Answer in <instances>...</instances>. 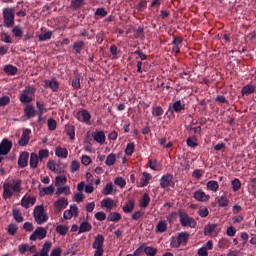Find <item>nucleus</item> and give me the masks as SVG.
Returning <instances> with one entry per match:
<instances>
[{"label":"nucleus","instance_id":"obj_1","mask_svg":"<svg viewBox=\"0 0 256 256\" xmlns=\"http://www.w3.org/2000/svg\"><path fill=\"white\" fill-rule=\"evenodd\" d=\"M15 193H21V181L12 184L11 182H4L3 184V199H11Z\"/></svg>","mask_w":256,"mask_h":256},{"label":"nucleus","instance_id":"obj_2","mask_svg":"<svg viewBox=\"0 0 256 256\" xmlns=\"http://www.w3.org/2000/svg\"><path fill=\"white\" fill-rule=\"evenodd\" d=\"M178 217L182 227H190V229H195V227H197V221H195V218L189 216L187 212L180 210L178 212Z\"/></svg>","mask_w":256,"mask_h":256},{"label":"nucleus","instance_id":"obj_3","mask_svg":"<svg viewBox=\"0 0 256 256\" xmlns=\"http://www.w3.org/2000/svg\"><path fill=\"white\" fill-rule=\"evenodd\" d=\"M37 89L34 86H26L22 93L19 95L20 102L23 104L33 103Z\"/></svg>","mask_w":256,"mask_h":256},{"label":"nucleus","instance_id":"obj_4","mask_svg":"<svg viewBox=\"0 0 256 256\" xmlns=\"http://www.w3.org/2000/svg\"><path fill=\"white\" fill-rule=\"evenodd\" d=\"M104 243V235L98 234L94 237V241L92 243V248L94 249V256H103V253H105V249H103Z\"/></svg>","mask_w":256,"mask_h":256},{"label":"nucleus","instance_id":"obj_5","mask_svg":"<svg viewBox=\"0 0 256 256\" xmlns=\"http://www.w3.org/2000/svg\"><path fill=\"white\" fill-rule=\"evenodd\" d=\"M33 215L38 225H43V223H47V221H49V216H47V213H45V208L43 205L36 206L34 208Z\"/></svg>","mask_w":256,"mask_h":256},{"label":"nucleus","instance_id":"obj_6","mask_svg":"<svg viewBox=\"0 0 256 256\" xmlns=\"http://www.w3.org/2000/svg\"><path fill=\"white\" fill-rule=\"evenodd\" d=\"M189 237L191 234L189 232H181L177 237H173L171 240V246L175 248L181 247V245H187V241H189Z\"/></svg>","mask_w":256,"mask_h":256},{"label":"nucleus","instance_id":"obj_7","mask_svg":"<svg viewBox=\"0 0 256 256\" xmlns=\"http://www.w3.org/2000/svg\"><path fill=\"white\" fill-rule=\"evenodd\" d=\"M3 19H4V24L7 27H13V25H15V9L14 8H4L3 9Z\"/></svg>","mask_w":256,"mask_h":256},{"label":"nucleus","instance_id":"obj_8","mask_svg":"<svg viewBox=\"0 0 256 256\" xmlns=\"http://www.w3.org/2000/svg\"><path fill=\"white\" fill-rule=\"evenodd\" d=\"M47 237V230L43 227H38L35 229L34 233L30 236V241H37V239H45Z\"/></svg>","mask_w":256,"mask_h":256},{"label":"nucleus","instance_id":"obj_9","mask_svg":"<svg viewBox=\"0 0 256 256\" xmlns=\"http://www.w3.org/2000/svg\"><path fill=\"white\" fill-rule=\"evenodd\" d=\"M12 148L13 142L9 141L7 138H4L0 143V155H9Z\"/></svg>","mask_w":256,"mask_h":256},{"label":"nucleus","instance_id":"obj_10","mask_svg":"<svg viewBox=\"0 0 256 256\" xmlns=\"http://www.w3.org/2000/svg\"><path fill=\"white\" fill-rule=\"evenodd\" d=\"M78 121L86 123V125H91V113L87 110H81L76 114Z\"/></svg>","mask_w":256,"mask_h":256},{"label":"nucleus","instance_id":"obj_11","mask_svg":"<svg viewBox=\"0 0 256 256\" xmlns=\"http://www.w3.org/2000/svg\"><path fill=\"white\" fill-rule=\"evenodd\" d=\"M30 135H31V129L29 128L24 129L23 134L21 135V138L18 141V145H20V147H25L29 145V140L31 139Z\"/></svg>","mask_w":256,"mask_h":256},{"label":"nucleus","instance_id":"obj_12","mask_svg":"<svg viewBox=\"0 0 256 256\" xmlns=\"http://www.w3.org/2000/svg\"><path fill=\"white\" fill-rule=\"evenodd\" d=\"M69 205L67 198H59L54 202L55 213H61L62 209H65Z\"/></svg>","mask_w":256,"mask_h":256},{"label":"nucleus","instance_id":"obj_13","mask_svg":"<svg viewBox=\"0 0 256 256\" xmlns=\"http://www.w3.org/2000/svg\"><path fill=\"white\" fill-rule=\"evenodd\" d=\"M194 199L196 201H200L201 203H207V201L211 199V196L205 193L202 189H198L194 192Z\"/></svg>","mask_w":256,"mask_h":256},{"label":"nucleus","instance_id":"obj_14","mask_svg":"<svg viewBox=\"0 0 256 256\" xmlns=\"http://www.w3.org/2000/svg\"><path fill=\"white\" fill-rule=\"evenodd\" d=\"M171 183H173V174H164L160 179V187L162 189H167V187H171Z\"/></svg>","mask_w":256,"mask_h":256},{"label":"nucleus","instance_id":"obj_15","mask_svg":"<svg viewBox=\"0 0 256 256\" xmlns=\"http://www.w3.org/2000/svg\"><path fill=\"white\" fill-rule=\"evenodd\" d=\"M204 235H209L210 237H217V235H219V230H217V224H207L204 228Z\"/></svg>","mask_w":256,"mask_h":256},{"label":"nucleus","instance_id":"obj_16","mask_svg":"<svg viewBox=\"0 0 256 256\" xmlns=\"http://www.w3.org/2000/svg\"><path fill=\"white\" fill-rule=\"evenodd\" d=\"M37 198L33 196H24L21 200V205L24 209H29L32 205H35Z\"/></svg>","mask_w":256,"mask_h":256},{"label":"nucleus","instance_id":"obj_17","mask_svg":"<svg viewBox=\"0 0 256 256\" xmlns=\"http://www.w3.org/2000/svg\"><path fill=\"white\" fill-rule=\"evenodd\" d=\"M27 165H29V152H22L18 158V166L24 169Z\"/></svg>","mask_w":256,"mask_h":256},{"label":"nucleus","instance_id":"obj_18","mask_svg":"<svg viewBox=\"0 0 256 256\" xmlns=\"http://www.w3.org/2000/svg\"><path fill=\"white\" fill-rule=\"evenodd\" d=\"M37 251V248L35 245L29 246V244H21L19 245V252L21 255H25L27 253L28 255H31V253H35Z\"/></svg>","mask_w":256,"mask_h":256},{"label":"nucleus","instance_id":"obj_19","mask_svg":"<svg viewBox=\"0 0 256 256\" xmlns=\"http://www.w3.org/2000/svg\"><path fill=\"white\" fill-rule=\"evenodd\" d=\"M44 87L52 89V91H59V82L56 78H52L51 80H45Z\"/></svg>","mask_w":256,"mask_h":256},{"label":"nucleus","instance_id":"obj_20","mask_svg":"<svg viewBox=\"0 0 256 256\" xmlns=\"http://www.w3.org/2000/svg\"><path fill=\"white\" fill-rule=\"evenodd\" d=\"M55 155L60 159H67V157H69V150H67V148L57 146L55 149Z\"/></svg>","mask_w":256,"mask_h":256},{"label":"nucleus","instance_id":"obj_21","mask_svg":"<svg viewBox=\"0 0 256 256\" xmlns=\"http://www.w3.org/2000/svg\"><path fill=\"white\" fill-rule=\"evenodd\" d=\"M47 167L48 169H50V171H53V173H57V174L63 173V170L59 168V164H57L55 160H49L47 163Z\"/></svg>","mask_w":256,"mask_h":256},{"label":"nucleus","instance_id":"obj_22","mask_svg":"<svg viewBox=\"0 0 256 256\" xmlns=\"http://www.w3.org/2000/svg\"><path fill=\"white\" fill-rule=\"evenodd\" d=\"M24 115L28 117V119H31L37 115V112L35 111V108L31 104H27L24 108Z\"/></svg>","mask_w":256,"mask_h":256},{"label":"nucleus","instance_id":"obj_23","mask_svg":"<svg viewBox=\"0 0 256 256\" xmlns=\"http://www.w3.org/2000/svg\"><path fill=\"white\" fill-rule=\"evenodd\" d=\"M206 189L208 191H212L213 193H217L219 191V182L215 180H210L206 183Z\"/></svg>","mask_w":256,"mask_h":256},{"label":"nucleus","instance_id":"obj_24","mask_svg":"<svg viewBox=\"0 0 256 256\" xmlns=\"http://www.w3.org/2000/svg\"><path fill=\"white\" fill-rule=\"evenodd\" d=\"M91 229H93V226L91 225V223L87 222V221H83L80 226H79V235H81V233H89V231H91Z\"/></svg>","mask_w":256,"mask_h":256},{"label":"nucleus","instance_id":"obj_25","mask_svg":"<svg viewBox=\"0 0 256 256\" xmlns=\"http://www.w3.org/2000/svg\"><path fill=\"white\" fill-rule=\"evenodd\" d=\"M167 220H160L155 228L156 233H165L167 231Z\"/></svg>","mask_w":256,"mask_h":256},{"label":"nucleus","instance_id":"obj_26","mask_svg":"<svg viewBox=\"0 0 256 256\" xmlns=\"http://www.w3.org/2000/svg\"><path fill=\"white\" fill-rule=\"evenodd\" d=\"M101 207H105L107 211H111L115 207V202L111 198H105L101 201Z\"/></svg>","mask_w":256,"mask_h":256},{"label":"nucleus","instance_id":"obj_27","mask_svg":"<svg viewBox=\"0 0 256 256\" xmlns=\"http://www.w3.org/2000/svg\"><path fill=\"white\" fill-rule=\"evenodd\" d=\"M40 197H45V195H53L55 193V187L53 185L43 187L39 189Z\"/></svg>","mask_w":256,"mask_h":256},{"label":"nucleus","instance_id":"obj_28","mask_svg":"<svg viewBox=\"0 0 256 256\" xmlns=\"http://www.w3.org/2000/svg\"><path fill=\"white\" fill-rule=\"evenodd\" d=\"M241 93H242L243 97H247V96L251 95L252 93H255V85L248 84V85L244 86L242 88Z\"/></svg>","mask_w":256,"mask_h":256},{"label":"nucleus","instance_id":"obj_29","mask_svg":"<svg viewBox=\"0 0 256 256\" xmlns=\"http://www.w3.org/2000/svg\"><path fill=\"white\" fill-rule=\"evenodd\" d=\"M39 156H37V153L33 152L30 155V167L31 169H37L38 165H39Z\"/></svg>","mask_w":256,"mask_h":256},{"label":"nucleus","instance_id":"obj_30","mask_svg":"<svg viewBox=\"0 0 256 256\" xmlns=\"http://www.w3.org/2000/svg\"><path fill=\"white\" fill-rule=\"evenodd\" d=\"M150 179H153V176H151V174H149V172H143L142 178L140 180L141 187H147V185H149Z\"/></svg>","mask_w":256,"mask_h":256},{"label":"nucleus","instance_id":"obj_31","mask_svg":"<svg viewBox=\"0 0 256 256\" xmlns=\"http://www.w3.org/2000/svg\"><path fill=\"white\" fill-rule=\"evenodd\" d=\"M93 139H94V141H96V143H100V144L105 143V132H103V131L96 132L93 135Z\"/></svg>","mask_w":256,"mask_h":256},{"label":"nucleus","instance_id":"obj_32","mask_svg":"<svg viewBox=\"0 0 256 256\" xmlns=\"http://www.w3.org/2000/svg\"><path fill=\"white\" fill-rule=\"evenodd\" d=\"M124 213H133V210L135 209V202L133 200H129L125 206H123Z\"/></svg>","mask_w":256,"mask_h":256},{"label":"nucleus","instance_id":"obj_33","mask_svg":"<svg viewBox=\"0 0 256 256\" xmlns=\"http://www.w3.org/2000/svg\"><path fill=\"white\" fill-rule=\"evenodd\" d=\"M115 163H117V155H115L114 153L109 154L106 158L105 164L108 167H111V166L115 165Z\"/></svg>","mask_w":256,"mask_h":256},{"label":"nucleus","instance_id":"obj_34","mask_svg":"<svg viewBox=\"0 0 256 256\" xmlns=\"http://www.w3.org/2000/svg\"><path fill=\"white\" fill-rule=\"evenodd\" d=\"M56 195H71V188L69 186L59 187L56 191Z\"/></svg>","mask_w":256,"mask_h":256},{"label":"nucleus","instance_id":"obj_35","mask_svg":"<svg viewBox=\"0 0 256 256\" xmlns=\"http://www.w3.org/2000/svg\"><path fill=\"white\" fill-rule=\"evenodd\" d=\"M108 221H112L113 223H117L119 221H121V214H119V212H111L108 215Z\"/></svg>","mask_w":256,"mask_h":256},{"label":"nucleus","instance_id":"obj_36","mask_svg":"<svg viewBox=\"0 0 256 256\" xmlns=\"http://www.w3.org/2000/svg\"><path fill=\"white\" fill-rule=\"evenodd\" d=\"M103 195H113L115 193V189L113 188V183H107L102 191Z\"/></svg>","mask_w":256,"mask_h":256},{"label":"nucleus","instance_id":"obj_37","mask_svg":"<svg viewBox=\"0 0 256 256\" xmlns=\"http://www.w3.org/2000/svg\"><path fill=\"white\" fill-rule=\"evenodd\" d=\"M149 203H151V197H149V194H144L142 200L140 201V207L145 209L149 207Z\"/></svg>","mask_w":256,"mask_h":256},{"label":"nucleus","instance_id":"obj_38","mask_svg":"<svg viewBox=\"0 0 256 256\" xmlns=\"http://www.w3.org/2000/svg\"><path fill=\"white\" fill-rule=\"evenodd\" d=\"M56 232L59 234V235H67V233H69V226L67 225H58L56 227Z\"/></svg>","mask_w":256,"mask_h":256},{"label":"nucleus","instance_id":"obj_39","mask_svg":"<svg viewBox=\"0 0 256 256\" xmlns=\"http://www.w3.org/2000/svg\"><path fill=\"white\" fill-rule=\"evenodd\" d=\"M17 67L13 66V65H7L4 67V72L7 75H17Z\"/></svg>","mask_w":256,"mask_h":256},{"label":"nucleus","instance_id":"obj_40","mask_svg":"<svg viewBox=\"0 0 256 256\" xmlns=\"http://www.w3.org/2000/svg\"><path fill=\"white\" fill-rule=\"evenodd\" d=\"M53 37V32L48 30L38 36L39 41H49Z\"/></svg>","mask_w":256,"mask_h":256},{"label":"nucleus","instance_id":"obj_41","mask_svg":"<svg viewBox=\"0 0 256 256\" xmlns=\"http://www.w3.org/2000/svg\"><path fill=\"white\" fill-rule=\"evenodd\" d=\"M133 153H135V143L130 142L127 144L126 149H125V154L128 157H131V155H133Z\"/></svg>","mask_w":256,"mask_h":256},{"label":"nucleus","instance_id":"obj_42","mask_svg":"<svg viewBox=\"0 0 256 256\" xmlns=\"http://www.w3.org/2000/svg\"><path fill=\"white\" fill-rule=\"evenodd\" d=\"M13 217L17 223H23V214H21L20 209L13 210Z\"/></svg>","mask_w":256,"mask_h":256},{"label":"nucleus","instance_id":"obj_43","mask_svg":"<svg viewBox=\"0 0 256 256\" xmlns=\"http://www.w3.org/2000/svg\"><path fill=\"white\" fill-rule=\"evenodd\" d=\"M72 87L74 89H80L81 88V75L77 74L73 80H72Z\"/></svg>","mask_w":256,"mask_h":256},{"label":"nucleus","instance_id":"obj_44","mask_svg":"<svg viewBox=\"0 0 256 256\" xmlns=\"http://www.w3.org/2000/svg\"><path fill=\"white\" fill-rule=\"evenodd\" d=\"M173 109H174L175 113H179L180 111H184L185 110V104H181V100H178V101L173 103Z\"/></svg>","mask_w":256,"mask_h":256},{"label":"nucleus","instance_id":"obj_45","mask_svg":"<svg viewBox=\"0 0 256 256\" xmlns=\"http://www.w3.org/2000/svg\"><path fill=\"white\" fill-rule=\"evenodd\" d=\"M65 183H67V176L60 175L55 178L56 187H59V185H65Z\"/></svg>","mask_w":256,"mask_h":256},{"label":"nucleus","instance_id":"obj_46","mask_svg":"<svg viewBox=\"0 0 256 256\" xmlns=\"http://www.w3.org/2000/svg\"><path fill=\"white\" fill-rule=\"evenodd\" d=\"M80 168H81V163L79 161L74 160L71 162L70 164L71 173H76V171H79Z\"/></svg>","mask_w":256,"mask_h":256},{"label":"nucleus","instance_id":"obj_47","mask_svg":"<svg viewBox=\"0 0 256 256\" xmlns=\"http://www.w3.org/2000/svg\"><path fill=\"white\" fill-rule=\"evenodd\" d=\"M143 251H144V253L146 255H149V256L157 255V248H153L151 246H147V247L144 246V250Z\"/></svg>","mask_w":256,"mask_h":256},{"label":"nucleus","instance_id":"obj_48","mask_svg":"<svg viewBox=\"0 0 256 256\" xmlns=\"http://www.w3.org/2000/svg\"><path fill=\"white\" fill-rule=\"evenodd\" d=\"M39 161H43V159H47L49 157V151L47 149H41L38 152Z\"/></svg>","mask_w":256,"mask_h":256},{"label":"nucleus","instance_id":"obj_49","mask_svg":"<svg viewBox=\"0 0 256 256\" xmlns=\"http://www.w3.org/2000/svg\"><path fill=\"white\" fill-rule=\"evenodd\" d=\"M7 231L9 235H17V231H19V227L16 224H9Z\"/></svg>","mask_w":256,"mask_h":256},{"label":"nucleus","instance_id":"obj_50","mask_svg":"<svg viewBox=\"0 0 256 256\" xmlns=\"http://www.w3.org/2000/svg\"><path fill=\"white\" fill-rule=\"evenodd\" d=\"M152 115H154V117H161V115H163V108H161V106H154L152 108Z\"/></svg>","mask_w":256,"mask_h":256},{"label":"nucleus","instance_id":"obj_51","mask_svg":"<svg viewBox=\"0 0 256 256\" xmlns=\"http://www.w3.org/2000/svg\"><path fill=\"white\" fill-rule=\"evenodd\" d=\"M149 167L153 171H159V169L161 168V164H159L157 160H149Z\"/></svg>","mask_w":256,"mask_h":256},{"label":"nucleus","instance_id":"obj_52","mask_svg":"<svg viewBox=\"0 0 256 256\" xmlns=\"http://www.w3.org/2000/svg\"><path fill=\"white\" fill-rule=\"evenodd\" d=\"M83 47H85V43L83 41L75 42L73 45V49L76 51V53H81Z\"/></svg>","mask_w":256,"mask_h":256},{"label":"nucleus","instance_id":"obj_53","mask_svg":"<svg viewBox=\"0 0 256 256\" xmlns=\"http://www.w3.org/2000/svg\"><path fill=\"white\" fill-rule=\"evenodd\" d=\"M114 183L115 185H118V187H121V189H123L125 185H127V181H125L123 177L115 178Z\"/></svg>","mask_w":256,"mask_h":256},{"label":"nucleus","instance_id":"obj_54","mask_svg":"<svg viewBox=\"0 0 256 256\" xmlns=\"http://www.w3.org/2000/svg\"><path fill=\"white\" fill-rule=\"evenodd\" d=\"M218 205L220 207H227L229 205V198L227 196H222L218 199Z\"/></svg>","mask_w":256,"mask_h":256},{"label":"nucleus","instance_id":"obj_55","mask_svg":"<svg viewBox=\"0 0 256 256\" xmlns=\"http://www.w3.org/2000/svg\"><path fill=\"white\" fill-rule=\"evenodd\" d=\"M12 33H13L14 37H23V29L20 28V26H15L12 29Z\"/></svg>","mask_w":256,"mask_h":256},{"label":"nucleus","instance_id":"obj_56","mask_svg":"<svg viewBox=\"0 0 256 256\" xmlns=\"http://www.w3.org/2000/svg\"><path fill=\"white\" fill-rule=\"evenodd\" d=\"M11 103V98L9 96L0 97V107H6Z\"/></svg>","mask_w":256,"mask_h":256},{"label":"nucleus","instance_id":"obj_57","mask_svg":"<svg viewBox=\"0 0 256 256\" xmlns=\"http://www.w3.org/2000/svg\"><path fill=\"white\" fill-rule=\"evenodd\" d=\"M48 129L49 131H55L57 129V121L55 119L48 120Z\"/></svg>","mask_w":256,"mask_h":256},{"label":"nucleus","instance_id":"obj_58","mask_svg":"<svg viewBox=\"0 0 256 256\" xmlns=\"http://www.w3.org/2000/svg\"><path fill=\"white\" fill-rule=\"evenodd\" d=\"M83 5V0H72L71 7L72 9H81Z\"/></svg>","mask_w":256,"mask_h":256},{"label":"nucleus","instance_id":"obj_59","mask_svg":"<svg viewBox=\"0 0 256 256\" xmlns=\"http://www.w3.org/2000/svg\"><path fill=\"white\" fill-rule=\"evenodd\" d=\"M198 215H200L202 218L207 217L209 215V209L207 207L202 206L198 210Z\"/></svg>","mask_w":256,"mask_h":256},{"label":"nucleus","instance_id":"obj_60","mask_svg":"<svg viewBox=\"0 0 256 256\" xmlns=\"http://www.w3.org/2000/svg\"><path fill=\"white\" fill-rule=\"evenodd\" d=\"M36 107L38 109V114L40 115H43V113L47 111V108H45V105L39 101L36 102Z\"/></svg>","mask_w":256,"mask_h":256},{"label":"nucleus","instance_id":"obj_61","mask_svg":"<svg viewBox=\"0 0 256 256\" xmlns=\"http://www.w3.org/2000/svg\"><path fill=\"white\" fill-rule=\"evenodd\" d=\"M232 187H233V191H239V189H241V181L239 179H234L232 181Z\"/></svg>","mask_w":256,"mask_h":256},{"label":"nucleus","instance_id":"obj_62","mask_svg":"<svg viewBox=\"0 0 256 256\" xmlns=\"http://www.w3.org/2000/svg\"><path fill=\"white\" fill-rule=\"evenodd\" d=\"M95 219H97V221H105L107 219V214H105V212H97L95 214Z\"/></svg>","mask_w":256,"mask_h":256},{"label":"nucleus","instance_id":"obj_63","mask_svg":"<svg viewBox=\"0 0 256 256\" xmlns=\"http://www.w3.org/2000/svg\"><path fill=\"white\" fill-rule=\"evenodd\" d=\"M81 162H82V165H85L87 167L88 165H91V157L87 155H83Z\"/></svg>","mask_w":256,"mask_h":256},{"label":"nucleus","instance_id":"obj_64","mask_svg":"<svg viewBox=\"0 0 256 256\" xmlns=\"http://www.w3.org/2000/svg\"><path fill=\"white\" fill-rule=\"evenodd\" d=\"M95 15L98 17H107V12L105 11V8H98L95 12Z\"/></svg>","mask_w":256,"mask_h":256}]
</instances>
